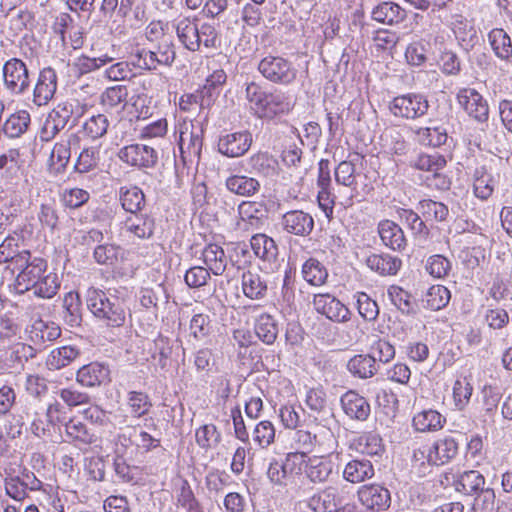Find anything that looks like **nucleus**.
I'll return each instance as SVG.
<instances>
[{"instance_id":"9","label":"nucleus","mask_w":512,"mask_h":512,"mask_svg":"<svg viewBox=\"0 0 512 512\" xmlns=\"http://www.w3.org/2000/svg\"><path fill=\"white\" fill-rule=\"evenodd\" d=\"M253 142L252 134L248 130L223 133L217 141V151L228 157H241L248 152Z\"/></svg>"},{"instance_id":"23","label":"nucleus","mask_w":512,"mask_h":512,"mask_svg":"<svg viewBox=\"0 0 512 512\" xmlns=\"http://www.w3.org/2000/svg\"><path fill=\"white\" fill-rule=\"evenodd\" d=\"M37 352V348L33 345L17 342L6 351L5 365L9 369L22 370L26 362L36 357Z\"/></svg>"},{"instance_id":"63","label":"nucleus","mask_w":512,"mask_h":512,"mask_svg":"<svg viewBox=\"0 0 512 512\" xmlns=\"http://www.w3.org/2000/svg\"><path fill=\"white\" fill-rule=\"evenodd\" d=\"M354 297L360 316L366 321H374L379 314L376 301L365 292H357Z\"/></svg>"},{"instance_id":"51","label":"nucleus","mask_w":512,"mask_h":512,"mask_svg":"<svg viewBox=\"0 0 512 512\" xmlns=\"http://www.w3.org/2000/svg\"><path fill=\"white\" fill-rule=\"evenodd\" d=\"M98 74L107 80H124L130 77V70L128 64L125 62H116L109 67H105L108 62L112 61V58L107 56L98 57Z\"/></svg>"},{"instance_id":"45","label":"nucleus","mask_w":512,"mask_h":512,"mask_svg":"<svg viewBox=\"0 0 512 512\" xmlns=\"http://www.w3.org/2000/svg\"><path fill=\"white\" fill-rule=\"evenodd\" d=\"M432 44L429 39L421 38L411 42L405 51L407 63L411 66H421L429 59Z\"/></svg>"},{"instance_id":"14","label":"nucleus","mask_w":512,"mask_h":512,"mask_svg":"<svg viewBox=\"0 0 512 512\" xmlns=\"http://www.w3.org/2000/svg\"><path fill=\"white\" fill-rule=\"evenodd\" d=\"M122 161L139 168L154 167L158 160L157 152L147 145L131 144L122 148L119 152Z\"/></svg>"},{"instance_id":"25","label":"nucleus","mask_w":512,"mask_h":512,"mask_svg":"<svg viewBox=\"0 0 512 512\" xmlns=\"http://www.w3.org/2000/svg\"><path fill=\"white\" fill-rule=\"evenodd\" d=\"M488 42L494 55L512 66V40L508 33L502 28H494L488 33Z\"/></svg>"},{"instance_id":"20","label":"nucleus","mask_w":512,"mask_h":512,"mask_svg":"<svg viewBox=\"0 0 512 512\" xmlns=\"http://www.w3.org/2000/svg\"><path fill=\"white\" fill-rule=\"evenodd\" d=\"M459 444L452 436L437 439L429 447V464L444 465L458 454Z\"/></svg>"},{"instance_id":"60","label":"nucleus","mask_w":512,"mask_h":512,"mask_svg":"<svg viewBox=\"0 0 512 512\" xmlns=\"http://www.w3.org/2000/svg\"><path fill=\"white\" fill-rule=\"evenodd\" d=\"M65 431L68 436L84 444H91L93 442L94 427L89 426L87 423L72 419L65 423Z\"/></svg>"},{"instance_id":"22","label":"nucleus","mask_w":512,"mask_h":512,"mask_svg":"<svg viewBox=\"0 0 512 512\" xmlns=\"http://www.w3.org/2000/svg\"><path fill=\"white\" fill-rule=\"evenodd\" d=\"M375 474L371 460L356 457L349 460L343 469V478L349 483L358 484L371 479Z\"/></svg>"},{"instance_id":"1","label":"nucleus","mask_w":512,"mask_h":512,"mask_svg":"<svg viewBox=\"0 0 512 512\" xmlns=\"http://www.w3.org/2000/svg\"><path fill=\"white\" fill-rule=\"evenodd\" d=\"M176 58L175 47L172 40H164L153 49H138L131 55V62L134 66L145 69L155 70L158 66H171Z\"/></svg>"},{"instance_id":"10","label":"nucleus","mask_w":512,"mask_h":512,"mask_svg":"<svg viewBox=\"0 0 512 512\" xmlns=\"http://www.w3.org/2000/svg\"><path fill=\"white\" fill-rule=\"evenodd\" d=\"M458 104L465 112L478 122H486L489 107L484 97L474 88H462L456 95Z\"/></svg>"},{"instance_id":"40","label":"nucleus","mask_w":512,"mask_h":512,"mask_svg":"<svg viewBox=\"0 0 512 512\" xmlns=\"http://www.w3.org/2000/svg\"><path fill=\"white\" fill-rule=\"evenodd\" d=\"M485 486L484 476L476 470L462 473L454 482L455 490L466 495H473L481 491Z\"/></svg>"},{"instance_id":"39","label":"nucleus","mask_w":512,"mask_h":512,"mask_svg":"<svg viewBox=\"0 0 512 512\" xmlns=\"http://www.w3.org/2000/svg\"><path fill=\"white\" fill-rule=\"evenodd\" d=\"M207 269L214 275H222L226 270L227 258L222 247L217 244L207 245L202 252Z\"/></svg>"},{"instance_id":"57","label":"nucleus","mask_w":512,"mask_h":512,"mask_svg":"<svg viewBox=\"0 0 512 512\" xmlns=\"http://www.w3.org/2000/svg\"><path fill=\"white\" fill-rule=\"evenodd\" d=\"M268 92L264 91L258 84L251 82L246 85L245 97L249 102L250 109L260 118L265 107Z\"/></svg>"},{"instance_id":"59","label":"nucleus","mask_w":512,"mask_h":512,"mask_svg":"<svg viewBox=\"0 0 512 512\" xmlns=\"http://www.w3.org/2000/svg\"><path fill=\"white\" fill-rule=\"evenodd\" d=\"M60 283L55 273L44 274L32 289L33 294L40 298H52L56 295Z\"/></svg>"},{"instance_id":"49","label":"nucleus","mask_w":512,"mask_h":512,"mask_svg":"<svg viewBox=\"0 0 512 512\" xmlns=\"http://www.w3.org/2000/svg\"><path fill=\"white\" fill-rule=\"evenodd\" d=\"M267 212L265 203L261 201H243L238 206L241 220L251 225L259 224L267 216Z\"/></svg>"},{"instance_id":"56","label":"nucleus","mask_w":512,"mask_h":512,"mask_svg":"<svg viewBox=\"0 0 512 512\" xmlns=\"http://www.w3.org/2000/svg\"><path fill=\"white\" fill-rule=\"evenodd\" d=\"M296 455H288L285 462L273 460L270 462L267 475L268 478L277 485H284L288 471H292Z\"/></svg>"},{"instance_id":"35","label":"nucleus","mask_w":512,"mask_h":512,"mask_svg":"<svg viewBox=\"0 0 512 512\" xmlns=\"http://www.w3.org/2000/svg\"><path fill=\"white\" fill-rule=\"evenodd\" d=\"M119 201L122 208L130 214L141 212L146 205L143 191L132 185L120 188Z\"/></svg>"},{"instance_id":"16","label":"nucleus","mask_w":512,"mask_h":512,"mask_svg":"<svg viewBox=\"0 0 512 512\" xmlns=\"http://www.w3.org/2000/svg\"><path fill=\"white\" fill-rule=\"evenodd\" d=\"M198 19L196 17H178L172 23L179 42L191 52L199 51Z\"/></svg>"},{"instance_id":"8","label":"nucleus","mask_w":512,"mask_h":512,"mask_svg":"<svg viewBox=\"0 0 512 512\" xmlns=\"http://www.w3.org/2000/svg\"><path fill=\"white\" fill-rule=\"evenodd\" d=\"M358 499L363 510L357 506V512H383L390 507V491L378 484L364 485L358 491Z\"/></svg>"},{"instance_id":"37","label":"nucleus","mask_w":512,"mask_h":512,"mask_svg":"<svg viewBox=\"0 0 512 512\" xmlns=\"http://www.w3.org/2000/svg\"><path fill=\"white\" fill-rule=\"evenodd\" d=\"M353 445L355 449L370 457L381 458L385 452L382 438L373 432H366L354 439Z\"/></svg>"},{"instance_id":"3","label":"nucleus","mask_w":512,"mask_h":512,"mask_svg":"<svg viewBox=\"0 0 512 512\" xmlns=\"http://www.w3.org/2000/svg\"><path fill=\"white\" fill-rule=\"evenodd\" d=\"M175 133L178 134V146L182 157L200 158L204 135L203 123L192 120L178 121Z\"/></svg>"},{"instance_id":"7","label":"nucleus","mask_w":512,"mask_h":512,"mask_svg":"<svg viewBox=\"0 0 512 512\" xmlns=\"http://www.w3.org/2000/svg\"><path fill=\"white\" fill-rule=\"evenodd\" d=\"M361 177V174L356 173L355 165L351 161H341L335 168L336 182L350 187L352 190L351 196L346 200V206H351L354 198L357 199L358 202L362 201L364 197L373 190L370 184H359L358 179Z\"/></svg>"},{"instance_id":"27","label":"nucleus","mask_w":512,"mask_h":512,"mask_svg":"<svg viewBox=\"0 0 512 512\" xmlns=\"http://www.w3.org/2000/svg\"><path fill=\"white\" fill-rule=\"evenodd\" d=\"M366 266L381 276L396 275L401 268L402 261L389 254H371L365 259Z\"/></svg>"},{"instance_id":"36","label":"nucleus","mask_w":512,"mask_h":512,"mask_svg":"<svg viewBox=\"0 0 512 512\" xmlns=\"http://www.w3.org/2000/svg\"><path fill=\"white\" fill-rule=\"evenodd\" d=\"M289 97L281 92H268L265 107L261 114V119H272L280 114H287L291 110Z\"/></svg>"},{"instance_id":"62","label":"nucleus","mask_w":512,"mask_h":512,"mask_svg":"<svg viewBox=\"0 0 512 512\" xmlns=\"http://www.w3.org/2000/svg\"><path fill=\"white\" fill-rule=\"evenodd\" d=\"M387 295L392 304L404 314L413 313L411 295L399 286L392 285L387 290Z\"/></svg>"},{"instance_id":"2","label":"nucleus","mask_w":512,"mask_h":512,"mask_svg":"<svg viewBox=\"0 0 512 512\" xmlns=\"http://www.w3.org/2000/svg\"><path fill=\"white\" fill-rule=\"evenodd\" d=\"M47 262L31 253L20 256L15 262L16 287L20 292L32 290L46 273Z\"/></svg>"},{"instance_id":"4","label":"nucleus","mask_w":512,"mask_h":512,"mask_svg":"<svg viewBox=\"0 0 512 512\" xmlns=\"http://www.w3.org/2000/svg\"><path fill=\"white\" fill-rule=\"evenodd\" d=\"M430 104L427 96L421 93H406L394 97L389 102V111L395 117L416 120L427 115Z\"/></svg>"},{"instance_id":"52","label":"nucleus","mask_w":512,"mask_h":512,"mask_svg":"<svg viewBox=\"0 0 512 512\" xmlns=\"http://www.w3.org/2000/svg\"><path fill=\"white\" fill-rule=\"evenodd\" d=\"M63 319L70 327L80 326L83 317L80 308V301L78 294L69 292L63 299Z\"/></svg>"},{"instance_id":"50","label":"nucleus","mask_w":512,"mask_h":512,"mask_svg":"<svg viewBox=\"0 0 512 512\" xmlns=\"http://www.w3.org/2000/svg\"><path fill=\"white\" fill-rule=\"evenodd\" d=\"M22 325L12 312L0 315V344L21 338Z\"/></svg>"},{"instance_id":"21","label":"nucleus","mask_w":512,"mask_h":512,"mask_svg":"<svg viewBox=\"0 0 512 512\" xmlns=\"http://www.w3.org/2000/svg\"><path fill=\"white\" fill-rule=\"evenodd\" d=\"M332 460L324 456L309 457L304 467L305 476L314 484L327 482L333 474Z\"/></svg>"},{"instance_id":"43","label":"nucleus","mask_w":512,"mask_h":512,"mask_svg":"<svg viewBox=\"0 0 512 512\" xmlns=\"http://www.w3.org/2000/svg\"><path fill=\"white\" fill-rule=\"evenodd\" d=\"M417 210L421 213L425 221L445 222L449 217V208L442 202L432 199H423L419 201Z\"/></svg>"},{"instance_id":"6","label":"nucleus","mask_w":512,"mask_h":512,"mask_svg":"<svg viewBox=\"0 0 512 512\" xmlns=\"http://www.w3.org/2000/svg\"><path fill=\"white\" fill-rule=\"evenodd\" d=\"M2 75L4 87L12 96H22L30 90L29 70L21 59L14 57L7 60L3 65Z\"/></svg>"},{"instance_id":"44","label":"nucleus","mask_w":512,"mask_h":512,"mask_svg":"<svg viewBox=\"0 0 512 512\" xmlns=\"http://www.w3.org/2000/svg\"><path fill=\"white\" fill-rule=\"evenodd\" d=\"M28 252V250H19L17 240L15 238L7 237L0 244V264H6L5 270L8 271L11 276H14L16 259Z\"/></svg>"},{"instance_id":"13","label":"nucleus","mask_w":512,"mask_h":512,"mask_svg":"<svg viewBox=\"0 0 512 512\" xmlns=\"http://www.w3.org/2000/svg\"><path fill=\"white\" fill-rule=\"evenodd\" d=\"M315 310L334 322H347L350 320V310L340 302L335 296L325 294H315L313 298Z\"/></svg>"},{"instance_id":"33","label":"nucleus","mask_w":512,"mask_h":512,"mask_svg":"<svg viewBox=\"0 0 512 512\" xmlns=\"http://www.w3.org/2000/svg\"><path fill=\"white\" fill-rule=\"evenodd\" d=\"M69 114L65 109H53L46 117L40 132L42 141H51L61 130L65 128Z\"/></svg>"},{"instance_id":"12","label":"nucleus","mask_w":512,"mask_h":512,"mask_svg":"<svg viewBox=\"0 0 512 512\" xmlns=\"http://www.w3.org/2000/svg\"><path fill=\"white\" fill-rule=\"evenodd\" d=\"M25 332L28 340L35 348L44 349L48 343L57 340L61 336V328L58 324L51 321H44L41 318L34 320L26 326Z\"/></svg>"},{"instance_id":"34","label":"nucleus","mask_w":512,"mask_h":512,"mask_svg":"<svg viewBox=\"0 0 512 512\" xmlns=\"http://www.w3.org/2000/svg\"><path fill=\"white\" fill-rule=\"evenodd\" d=\"M331 512H357V504L346 486H328Z\"/></svg>"},{"instance_id":"41","label":"nucleus","mask_w":512,"mask_h":512,"mask_svg":"<svg viewBox=\"0 0 512 512\" xmlns=\"http://www.w3.org/2000/svg\"><path fill=\"white\" fill-rule=\"evenodd\" d=\"M78 355L79 351L74 346H61L50 351L45 365L49 370H59L68 366Z\"/></svg>"},{"instance_id":"29","label":"nucleus","mask_w":512,"mask_h":512,"mask_svg":"<svg viewBox=\"0 0 512 512\" xmlns=\"http://www.w3.org/2000/svg\"><path fill=\"white\" fill-rule=\"evenodd\" d=\"M250 245L256 257L270 264H276L278 246L271 237L265 234H255L250 240Z\"/></svg>"},{"instance_id":"31","label":"nucleus","mask_w":512,"mask_h":512,"mask_svg":"<svg viewBox=\"0 0 512 512\" xmlns=\"http://www.w3.org/2000/svg\"><path fill=\"white\" fill-rule=\"evenodd\" d=\"M378 364L375 356L370 354H358L353 356L347 363L348 371L361 379L373 377L378 371Z\"/></svg>"},{"instance_id":"47","label":"nucleus","mask_w":512,"mask_h":512,"mask_svg":"<svg viewBox=\"0 0 512 512\" xmlns=\"http://www.w3.org/2000/svg\"><path fill=\"white\" fill-rule=\"evenodd\" d=\"M302 277L312 286L323 285L328 278L326 267L316 258L307 259L302 265Z\"/></svg>"},{"instance_id":"53","label":"nucleus","mask_w":512,"mask_h":512,"mask_svg":"<svg viewBox=\"0 0 512 512\" xmlns=\"http://www.w3.org/2000/svg\"><path fill=\"white\" fill-rule=\"evenodd\" d=\"M226 81V73L223 70L214 71L207 79L205 84L198 89L204 98V104L211 106L219 95V88Z\"/></svg>"},{"instance_id":"38","label":"nucleus","mask_w":512,"mask_h":512,"mask_svg":"<svg viewBox=\"0 0 512 512\" xmlns=\"http://www.w3.org/2000/svg\"><path fill=\"white\" fill-rule=\"evenodd\" d=\"M254 330L257 337L266 345H272L279 333L276 319L268 313H262L256 318Z\"/></svg>"},{"instance_id":"17","label":"nucleus","mask_w":512,"mask_h":512,"mask_svg":"<svg viewBox=\"0 0 512 512\" xmlns=\"http://www.w3.org/2000/svg\"><path fill=\"white\" fill-rule=\"evenodd\" d=\"M340 403L344 413L352 420L365 421L370 415L369 402L354 390L345 392L340 398Z\"/></svg>"},{"instance_id":"54","label":"nucleus","mask_w":512,"mask_h":512,"mask_svg":"<svg viewBox=\"0 0 512 512\" xmlns=\"http://www.w3.org/2000/svg\"><path fill=\"white\" fill-rule=\"evenodd\" d=\"M450 298L451 294L447 287L433 285L428 289L422 301L425 308L438 311L448 305Z\"/></svg>"},{"instance_id":"55","label":"nucleus","mask_w":512,"mask_h":512,"mask_svg":"<svg viewBox=\"0 0 512 512\" xmlns=\"http://www.w3.org/2000/svg\"><path fill=\"white\" fill-rule=\"evenodd\" d=\"M474 194L482 200L488 199L494 190V181L492 176L487 173L484 167L477 168L474 173L473 183Z\"/></svg>"},{"instance_id":"24","label":"nucleus","mask_w":512,"mask_h":512,"mask_svg":"<svg viewBox=\"0 0 512 512\" xmlns=\"http://www.w3.org/2000/svg\"><path fill=\"white\" fill-rule=\"evenodd\" d=\"M226 189L241 197H252L260 191L261 184L255 177L232 174L225 180Z\"/></svg>"},{"instance_id":"64","label":"nucleus","mask_w":512,"mask_h":512,"mask_svg":"<svg viewBox=\"0 0 512 512\" xmlns=\"http://www.w3.org/2000/svg\"><path fill=\"white\" fill-rule=\"evenodd\" d=\"M195 438L201 448L209 449L220 442L221 434L214 424H206L196 430Z\"/></svg>"},{"instance_id":"30","label":"nucleus","mask_w":512,"mask_h":512,"mask_svg":"<svg viewBox=\"0 0 512 512\" xmlns=\"http://www.w3.org/2000/svg\"><path fill=\"white\" fill-rule=\"evenodd\" d=\"M406 16V11L394 2H382L372 11V19L386 25L399 24Z\"/></svg>"},{"instance_id":"11","label":"nucleus","mask_w":512,"mask_h":512,"mask_svg":"<svg viewBox=\"0 0 512 512\" xmlns=\"http://www.w3.org/2000/svg\"><path fill=\"white\" fill-rule=\"evenodd\" d=\"M282 230L290 235L307 237L314 229V218L303 210H290L279 221Z\"/></svg>"},{"instance_id":"28","label":"nucleus","mask_w":512,"mask_h":512,"mask_svg":"<svg viewBox=\"0 0 512 512\" xmlns=\"http://www.w3.org/2000/svg\"><path fill=\"white\" fill-rule=\"evenodd\" d=\"M241 286L243 294L251 300L263 299L268 290L266 280L258 272L251 270L243 272Z\"/></svg>"},{"instance_id":"58","label":"nucleus","mask_w":512,"mask_h":512,"mask_svg":"<svg viewBox=\"0 0 512 512\" xmlns=\"http://www.w3.org/2000/svg\"><path fill=\"white\" fill-rule=\"evenodd\" d=\"M425 269L432 277L442 279L452 270V262L441 254H435L427 259Z\"/></svg>"},{"instance_id":"5","label":"nucleus","mask_w":512,"mask_h":512,"mask_svg":"<svg viewBox=\"0 0 512 512\" xmlns=\"http://www.w3.org/2000/svg\"><path fill=\"white\" fill-rule=\"evenodd\" d=\"M258 71L271 83L289 85L296 80L297 69L293 63L280 56H266L258 64Z\"/></svg>"},{"instance_id":"46","label":"nucleus","mask_w":512,"mask_h":512,"mask_svg":"<svg viewBox=\"0 0 512 512\" xmlns=\"http://www.w3.org/2000/svg\"><path fill=\"white\" fill-rule=\"evenodd\" d=\"M416 141L424 146L440 147L448 139L446 128L443 126L420 127L415 130Z\"/></svg>"},{"instance_id":"26","label":"nucleus","mask_w":512,"mask_h":512,"mask_svg":"<svg viewBox=\"0 0 512 512\" xmlns=\"http://www.w3.org/2000/svg\"><path fill=\"white\" fill-rule=\"evenodd\" d=\"M378 233L382 243L394 251H402L406 247V238L402 228L391 220H382L378 224Z\"/></svg>"},{"instance_id":"18","label":"nucleus","mask_w":512,"mask_h":512,"mask_svg":"<svg viewBox=\"0 0 512 512\" xmlns=\"http://www.w3.org/2000/svg\"><path fill=\"white\" fill-rule=\"evenodd\" d=\"M105 293H98L100 307H98V322L101 321L107 327H120L125 321V312L119 301L114 298H102Z\"/></svg>"},{"instance_id":"32","label":"nucleus","mask_w":512,"mask_h":512,"mask_svg":"<svg viewBox=\"0 0 512 512\" xmlns=\"http://www.w3.org/2000/svg\"><path fill=\"white\" fill-rule=\"evenodd\" d=\"M124 228L140 239L150 238L154 233L155 223L153 218L141 212L131 214L124 221Z\"/></svg>"},{"instance_id":"15","label":"nucleus","mask_w":512,"mask_h":512,"mask_svg":"<svg viewBox=\"0 0 512 512\" xmlns=\"http://www.w3.org/2000/svg\"><path fill=\"white\" fill-rule=\"evenodd\" d=\"M57 90V74L51 67L40 70L33 89V103L36 106L47 105Z\"/></svg>"},{"instance_id":"42","label":"nucleus","mask_w":512,"mask_h":512,"mask_svg":"<svg viewBox=\"0 0 512 512\" xmlns=\"http://www.w3.org/2000/svg\"><path fill=\"white\" fill-rule=\"evenodd\" d=\"M412 423L419 432H432L443 427L445 418L438 411L428 409L414 415Z\"/></svg>"},{"instance_id":"19","label":"nucleus","mask_w":512,"mask_h":512,"mask_svg":"<svg viewBox=\"0 0 512 512\" xmlns=\"http://www.w3.org/2000/svg\"><path fill=\"white\" fill-rule=\"evenodd\" d=\"M250 173L259 177L273 179L279 175L280 165L278 160L268 152H257L247 160Z\"/></svg>"},{"instance_id":"48","label":"nucleus","mask_w":512,"mask_h":512,"mask_svg":"<svg viewBox=\"0 0 512 512\" xmlns=\"http://www.w3.org/2000/svg\"><path fill=\"white\" fill-rule=\"evenodd\" d=\"M30 122V114L26 110H19L5 121L3 131L9 138H18L27 131Z\"/></svg>"},{"instance_id":"61","label":"nucleus","mask_w":512,"mask_h":512,"mask_svg":"<svg viewBox=\"0 0 512 512\" xmlns=\"http://www.w3.org/2000/svg\"><path fill=\"white\" fill-rule=\"evenodd\" d=\"M70 160V147L68 143H56L50 154V169L59 174L64 171Z\"/></svg>"}]
</instances>
